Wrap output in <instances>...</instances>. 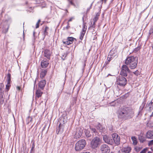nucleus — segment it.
Segmentation results:
<instances>
[{
  "label": "nucleus",
  "mask_w": 153,
  "mask_h": 153,
  "mask_svg": "<svg viewBox=\"0 0 153 153\" xmlns=\"http://www.w3.org/2000/svg\"><path fill=\"white\" fill-rule=\"evenodd\" d=\"M134 113L132 110L128 107L121 109L119 112V117L126 119L132 117Z\"/></svg>",
  "instance_id": "1"
},
{
  "label": "nucleus",
  "mask_w": 153,
  "mask_h": 153,
  "mask_svg": "<svg viewBox=\"0 0 153 153\" xmlns=\"http://www.w3.org/2000/svg\"><path fill=\"white\" fill-rule=\"evenodd\" d=\"M137 57L132 56L127 57L125 60V63L131 69H134L137 66Z\"/></svg>",
  "instance_id": "2"
},
{
  "label": "nucleus",
  "mask_w": 153,
  "mask_h": 153,
  "mask_svg": "<svg viewBox=\"0 0 153 153\" xmlns=\"http://www.w3.org/2000/svg\"><path fill=\"white\" fill-rule=\"evenodd\" d=\"M66 122V120H65L64 118L63 117H62L59 121L57 124L59 125V126L57 127L56 130L57 133H62L63 132L65 127L64 124Z\"/></svg>",
  "instance_id": "3"
},
{
  "label": "nucleus",
  "mask_w": 153,
  "mask_h": 153,
  "mask_svg": "<svg viewBox=\"0 0 153 153\" xmlns=\"http://www.w3.org/2000/svg\"><path fill=\"white\" fill-rule=\"evenodd\" d=\"M85 140L82 139L78 141L75 144V150L76 151H81L83 149L86 145Z\"/></svg>",
  "instance_id": "4"
},
{
  "label": "nucleus",
  "mask_w": 153,
  "mask_h": 153,
  "mask_svg": "<svg viewBox=\"0 0 153 153\" xmlns=\"http://www.w3.org/2000/svg\"><path fill=\"white\" fill-rule=\"evenodd\" d=\"M127 80L123 76H119L117 78L116 84L120 86L124 87L126 84Z\"/></svg>",
  "instance_id": "5"
},
{
  "label": "nucleus",
  "mask_w": 153,
  "mask_h": 153,
  "mask_svg": "<svg viewBox=\"0 0 153 153\" xmlns=\"http://www.w3.org/2000/svg\"><path fill=\"white\" fill-rule=\"evenodd\" d=\"M101 143L100 139L97 137H94L91 143V147L93 149L97 148Z\"/></svg>",
  "instance_id": "6"
},
{
  "label": "nucleus",
  "mask_w": 153,
  "mask_h": 153,
  "mask_svg": "<svg viewBox=\"0 0 153 153\" xmlns=\"http://www.w3.org/2000/svg\"><path fill=\"white\" fill-rule=\"evenodd\" d=\"M130 71L128 67L126 65H123L121 67V71L120 74L124 77L127 76L128 73H130Z\"/></svg>",
  "instance_id": "7"
},
{
  "label": "nucleus",
  "mask_w": 153,
  "mask_h": 153,
  "mask_svg": "<svg viewBox=\"0 0 153 153\" xmlns=\"http://www.w3.org/2000/svg\"><path fill=\"white\" fill-rule=\"evenodd\" d=\"M112 140L113 142V145L115 144L118 146L120 144V137L116 133H113L112 134Z\"/></svg>",
  "instance_id": "8"
},
{
  "label": "nucleus",
  "mask_w": 153,
  "mask_h": 153,
  "mask_svg": "<svg viewBox=\"0 0 153 153\" xmlns=\"http://www.w3.org/2000/svg\"><path fill=\"white\" fill-rule=\"evenodd\" d=\"M103 139L104 141L106 143L111 145H113V142L112 140V137H111L109 136L105 135H103Z\"/></svg>",
  "instance_id": "9"
},
{
  "label": "nucleus",
  "mask_w": 153,
  "mask_h": 153,
  "mask_svg": "<svg viewBox=\"0 0 153 153\" xmlns=\"http://www.w3.org/2000/svg\"><path fill=\"white\" fill-rule=\"evenodd\" d=\"M100 150L101 153H109L110 149L107 145L103 144L100 146Z\"/></svg>",
  "instance_id": "10"
},
{
  "label": "nucleus",
  "mask_w": 153,
  "mask_h": 153,
  "mask_svg": "<svg viewBox=\"0 0 153 153\" xmlns=\"http://www.w3.org/2000/svg\"><path fill=\"white\" fill-rule=\"evenodd\" d=\"M83 129L82 128H77L74 135V137L77 138L81 136L83 132Z\"/></svg>",
  "instance_id": "11"
},
{
  "label": "nucleus",
  "mask_w": 153,
  "mask_h": 153,
  "mask_svg": "<svg viewBox=\"0 0 153 153\" xmlns=\"http://www.w3.org/2000/svg\"><path fill=\"white\" fill-rule=\"evenodd\" d=\"M122 149L124 153H129L131 150V148L126 143L124 144L123 145V148Z\"/></svg>",
  "instance_id": "12"
},
{
  "label": "nucleus",
  "mask_w": 153,
  "mask_h": 153,
  "mask_svg": "<svg viewBox=\"0 0 153 153\" xmlns=\"http://www.w3.org/2000/svg\"><path fill=\"white\" fill-rule=\"evenodd\" d=\"M87 26L85 25H83L82 31L81 33L80 36L79 37L81 40H82L83 37L86 31L87 30Z\"/></svg>",
  "instance_id": "13"
},
{
  "label": "nucleus",
  "mask_w": 153,
  "mask_h": 153,
  "mask_svg": "<svg viewBox=\"0 0 153 153\" xmlns=\"http://www.w3.org/2000/svg\"><path fill=\"white\" fill-rule=\"evenodd\" d=\"M146 137L147 138L150 139L153 138V130L149 131L146 134Z\"/></svg>",
  "instance_id": "14"
},
{
  "label": "nucleus",
  "mask_w": 153,
  "mask_h": 153,
  "mask_svg": "<svg viewBox=\"0 0 153 153\" xmlns=\"http://www.w3.org/2000/svg\"><path fill=\"white\" fill-rule=\"evenodd\" d=\"M46 84V81L45 80H42L39 82V87L41 89H43Z\"/></svg>",
  "instance_id": "15"
},
{
  "label": "nucleus",
  "mask_w": 153,
  "mask_h": 153,
  "mask_svg": "<svg viewBox=\"0 0 153 153\" xmlns=\"http://www.w3.org/2000/svg\"><path fill=\"white\" fill-rule=\"evenodd\" d=\"M146 107L148 110L151 111L153 109V102L152 101L150 102L149 103H147Z\"/></svg>",
  "instance_id": "16"
},
{
  "label": "nucleus",
  "mask_w": 153,
  "mask_h": 153,
  "mask_svg": "<svg viewBox=\"0 0 153 153\" xmlns=\"http://www.w3.org/2000/svg\"><path fill=\"white\" fill-rule=\"evenodd\" d=\"M96 128L97 129V131L98 130L101 132H103L105 129V128H103L101 125L99 123H98V124L96 126Z\"/></svg>",
  "instance_id": "17"
},
{
  "label": "nucleus",
  "mask_w": 153,
  "mask_h": 153,
  "mask_svg": "<svg viewBox=\"0 0 153 153\" xmlns=\"http://www.w3.org/2000/svg\"><path fill=\"white\" fill-rule=\"evenodd\" d=\"M49 63L48 61L43 60L41 62V66L42 68H45L47 67Z\"/></svg>",
  "instance_id": "18"
},
{
  "label": "nucleus",
  "mask_w": 153,
  "mask_h": 153,
  "mask_svg": "<svg viewBox=\"0 0 153 153\" xmlns=\"http://www.w3.org/2000/svg\"><path fill=\"white\" fill-rule=\"evenodd\" d=\"M45 56L46 58H47L48 59H50V56L51 55V51L48 50L46 49L45 51Z\"/></svg>",
  "instance_id": "19"
},
{
  "label": "nucleus",
  "mask_w": 153,
  "mask_h": 153,
  "mask_svg": "<svg viewBox=\"0 0 153 153\" xmlns=\"http://www.w3.org/2000/svg\"><path fill=\"white\" fill-rule=\"evenodd\" d=\"M42 94L43 92L40 90H37L36 93V99L41 97Z\"/></svg>",
  "instance_id": "20"
},
{
  "label": "nucleus",
  "mask_w": 153,
  "mask_h": 153,
  "mask_svg": "<svg viewBox=\"0 0 153 153\" xmlns=\"http://www.w3.org/2000/svg\"><path fill=\"white\" fill-rule=\"evenodd\" d=\"M47 71L45 69H42L40 73V77L41 78H43L46 74Z\"/></svg>",
  "instance_id": "21"
},
{
  "label": "nucleus",
  "mask_w": 153,
  "mask_h": 153,
  "mask_svg": "<svg viewBox=\"0 0 153 153\" xmlns=\"http://www.w3.org/2000/svg\"><path fill=\"white\" fill-rule=\"evenodd\" d=\"M138 139L140 141V142L142 143L143 142L146 140L145 138L142 135H140L138 136Z\"/></svg>",
  "instance_id": "22"
},
{
  "label": "nucleus",
  "mask_w": 153,
  "mask_h": 153,
  "mask_svg": "<svg viewBox=\"0 0 153 153\" xmlns=\"http://www.w3.org/2000/svg\"><path fill=\"white\" fill-rule=\"evenodd\" d=\"M67 39L70 42V44H72L73 41H76V39L73 37H68V38Z\"/></svg>",
  "instance_id": "23"
},
{
  "label": "nucleus",
  "mask_w": 153,
  "mask_h": 153,
  "mask_svg": "<svg viewBox=\"0 0 153 153\" xmlns=\"http://www.w3.org/2000/svg\"><path fill=\"white\" fill-rule=\"evenodd\" d=\"M84 132L87 137H91V134H90V131L88 129L85 130Z\"/></svg>",
  "instance_id": "24"
},
{
  "label": "nucleus",
  "mask_w": 153,
  "mask_h": 153,
  "mask_svg": "<svg viewBox=\"0 0 153 153\" xmlns=\"http://www.w3.org/2000/svg\"><path fill=\"white\" fill-rule=\"evenodd\" d=\"M11 80V74L8 73L7 75V83L8 84H10V81Z\"/></svg>",
  "instance_id": "25"
},
{
  "label": "nucleus",
  "mask_w": 153,
  "mask_h": 153,
  "mask_svg": "<svg viewBox=\"0 0 153 153\" xmlns=\"http://www.w3.org/2000/svg\"><path fill=\"white\" fill-rule=\"evenodd\" d=\"M100 16V14L98 13H97L95 17L93 19V21L94 22H96L99 19V17Z\"/></svg>",
  "instance_id": "26"
},
{
  "label": "nucleus",
  "mask_w": 153,
  "mask_h": 153,
  "mask_svg": "<svg viewBox=\"0 0 153 153\" xmlns=\"http://www.w3.org/2000/svg\"><path fill=\"white\" fill-rule=\"evenodd\" d=\"M131 138L132 140L133 141V144L134 145H136L137 143L136 138L134 137H132Z\"/></svg>",
  "instance_id": "27"
},
{
  "label": "nucleus",
  "mask_w": 153,
  "mask_h": 153,
  "mask_svg": "<svg viewBox=\"0 0 153 153\" xmlns=\"http://www.w3.org/2000/svg\"><path fill=\"white\" fill-rule=\"evenodd\" d=\"M32 118L30 117H29L27 119V124H28L30 122H31Z\"/></svg>",
  "instance_id": "28"
},
{
  "label": "nucleus",
  "mask_w": 153,
  "mask_h": 153,
  "mask_svg": "<svg viewBox=\"0 0 153 153\" xmlns=\"http://www.w3.org/2000/svg\"><path fill=\"white\" fill-rule=\"evenodd\" d=\"M0 102L1 104H2L4 102V100L2 94L0 95Z\"/></svg>",
  "instance_id": "29"
},
{
  "label": "nucleus",
  "mask_w": 153,
  "mask_h": 153,
  "mask_svg": "<svg viewBox=\"0 0 153 153\" xmlns=\"http://www.w3.org/2000/svg\"><path fill=\"white\" fill-rule=\"evenodd\" d=\"M48 29L49 27L47 26H46L44 30V34L45 35H47L48 33L47 32V31L48 30Z\"/></svg>",
  "instance_id": "30"
},
{
  "label": "nucleus",
  "mask_w": 153,
  "mask_h": 153,
  "mask_svg": "<svg viewBox=\"0 0 153 153\" xmlns=\"http://www.w3.org/2000/svg\"><path fill=\"white\" fill-rule=\"evenodd\" d=\"M63 43L65 45H70V42L68 41V39L66 40H63L62 41Z\"/></svg>",
  "instance_id": "31"
},
{
  "label": "nucleus",
  "mask_w": 153,
  "mask_h": 153,
  "mask_svg": "<svg viewBox=\"0 0 153 153\" xmlns=\"http://www.w3.org/2000/svg\"><path fill=\"white\" fill-rule=\"evenodd\" d=\"M146 104L145 102H143L142 104L141 105L140 107V109H141V110H142L143 108L144 107Z\"/></svg>",
  "instance_id": "32"
},
{
  "label": "nucleus",
  "mask_w": 153,
  "mask_h": 153,
  "mask_svg": "<svg viewBox=\"0 0 153 153\" xmlns=\"http://www.w3.org/2000/svg\"><path fill=\"white\" fill-rule=\"evenodd\" d=\"M91 130L93 131L94 133H97V131L96 130V129L94 128L90 127Z\"/></svg>",
  "instance_id": "33"
},
{
  "label": "nucleus",
  "mask_w": 153,
  "mask_h": 153,
  "mask_svg": "<svg viewBox=\"0 0 153 153\" xmlns=\"http://www.w3.org/2000/svg\"><path fill=\"white\" fill-rule=\"evenodd\" d=\"M67 56V54L64 53L63 55H62L61 56L62 59L63 60H65L66 59L65 58Z\"/></svg>",
  "instance_id": "34"
},
{
  "label": "nucleus",
  "mask_w": 153,
  "mask_h": 153,
  "mask_svg": "<svg viewBox=\"0 0 153 153\" xmlns=\"http://www.w3.org/2000/svg\"><path fill=\"white\" fill-rule=\"evenodd\" d=\"M96 22L94 21L93 24H92V23H91V27H92L93 28H95V25Z\"/></svg>",
  "instance_id": "35"
},
{
  "label": "nucleus",
  "mask_w": 153,
  "mask_h": 153,
  "mask_svg": "<svg viewBox=\"0 0 153 153\" xmlns=\"http://www.w3.org/2000/svg\"><path fill=\"white\" fill-rule=\"evenodd\" d=\"M153 33V26L149 30V34L150 35Z\"/></svg>",
  "instance_id": "36"
},
{
  "label": "nucleus",
  "mask_w": 153,
  "mask_h": 153,
  "mask_svg": "<svg viewBox=\"0 0 153 153\" xmlns=\"http://www.w3.org/2000/svg\"><path fill=\"white\" fill-rule=\"evenodd\" d=\"M140 49V47H137L135 48L134 50V51L135 52H137Z\"/></svg>",
  "instance_id": "37"
},
{
  "label": "nucleus",
  "mask_w": 153,
  "mask_h": 153,
  "mask_svg": "<svg viewBox=\"0 0 153 153\" xmlns=\"http://www.w3.org/2000/svg\"><path fill=\"white\" fill-rule=\"evenodd\" d=\"M115 101H114L110 103V105L112 106H114L115 105V103L114 102Z\"/></svg>",
  "instance_id": "38"
},
{
  "label": "nucleus",
  "mask_w": 153,
  "mask_h": 153,
  "mask_svg": "<svg viewBox=\"0 0 153 153\" xmlns=\"http://www.w3.org/2000/svg\"><path fill=\"white\" fill-rule=\"evenodd\" d=\"M153 144V140L150 141L149 143V145L151 146Z\"/></svg>",
  "instance_id": "39"
},
{
  "label": "nucleus",
  "mask_w": 153,
  "mask_h": 153,
  "mask_svg": "<svg viewBox=\"0 0 153 153\" xmlns=\"http://www.w3.org/2000/svg\"><path fill=\"white\" fill-rule=\"evenodd\" d=\"M9 85V84H7V85H6V88L7 90V91H8L10 88V85Z\"/></svg>",
  "instance_id": "40"
},
{
  "label": "nucleus",
  "mask_w": 153,
  "mask_h": 153,
  "mask_svg": "<svg viewBox=\"0 0 153 153\" xmlns=\"http://www.w3.org/2000/svg\"><path fill=\"white\" fill-rule=\"evenodd\" d=\"M147 151L146 149H144L140 153H145Z\"/></svg>",
  "instance_id": "41"
},
{
  "label": "nucleus",
  "mask_w": 153,
  "mask_h": 153,
  "mask_svg": "<svg viewBox=\"0 0 153 153\" xmlns=\"http://www.w3.org/2000/svg\"><path fill=\"white\" fill-rule=\"evenodd\" d=\"M70 26L69 25V23L68 22L67 23V26L66 27V28L67 29H68L70 28Z\"/></svg>",
  "instance_id": "42"
},
{
  "label": "nucleus",
  "mask_w": 153,
  "mask_h": 153,
  "mask_svg": "<svg viewBox=\"0 0 153 153\" xmlns=\"http://www.w3.org/2000/svg\"><path fill=\"white\" fill-rule=\"evenodd\" d=\"M111 60V57H109L108 56V57L107 60L108 62H109Z\"/></svg>",
  "instance_id": "43"
},
{
  "label": "nucleus",
  "mask_w": 153,
  "mask_h": 153,
  "mask_svg": "<svg viewBox=\"0 0 153 153\" xmlns=\"http://www.w3.org/2000/svg\"><path fill=\"white\" fill-rule=\"evenodd\" d=\"M117 153H124L122 149H121V150L119 151Z\"/></svg>",
  "instance_id": "44"
},
{
  "label": "nucleus",
  "mask_w": 153,
  "mask_h": 153,
  "mask_svg": "<svg viewBox=\"0 0 153 153\" xmlns=\"http://www.w3.org/2000/svg\"><path fill=\"white\" fill-rule=\"evenodd\" d=\"M39 27V23H37L36 25V28H37Z\"/></svg>",
  "instance_id": "45"
},
{
  "label": "nucleus",
  "mask_w": 153,
  "mask_h": 153,
  "mask_svg": "<svg viewBox=\"0 0 153 153\" xmlns=\"http://www.w3.org/2000/svg\"><path fill=\"white\" fill-rule=\"evenodd\" d=\"M68 1H69L70 3L71 4H73V3L72 2V0H68Z\"/></svg>",
  "instance_id": "46"
},
{
  "label": "nucleus",
  "mask_w": 153,
  "mask_h": 153,
  "mask_svg": "<svg viewBox=\"0 0 153 153\" xmlns=\"http://www.w3.org/2000/svg\"><path fill=\"white\" fill-rule=\"evenodd\" d=\"M16 89H17L18 90H19V91L21 89V88H20V87L19 86H17V87H16Z\"/></svg>",
  "instance_id": "47"
},
{
  "label": "nucleus",
  "mask_w": 153,
  "mask_h": 153,
  "mask_svg": "<svg viewBox=\"0 0 153 153\" xmlns=\"http://www.w3.org/2000/svg\"><path fill=\"white\" fill-rule=\"evenodd\" d=\"M72 18H70V19L69 20H68V23H69V22H71V21H72Z\"/></svg>",
  "instance_id": "48"
},
{
  "label": "nucleus",
  "mask_w": 153,
  "mask_h": 153,
  "mask_svg": "<svg viewBox=\"0 0 153 153\" xmlns=\"http://www.w3.org/2000/svg\"><path fill=\"white\" fill-rule=\"evenodd\" d=\"M100 0V1H102V2H103V1H104V2H105V3L106 1H107V0Z\"/></svg>",
  "instance_id": "49"
},
{
  "label": "nucleus",
  "mask_w": 153,
  "mask_h": 153,
  "mask_svg": "<svg viewBox=\"0 0 153 153\" xmlns=\"http://www.w3.org/2000/svg\"><path fill=\"white\" fill-rule=\"evenodd\" d=\"M1 87H4V85H3V84H2V83H1Z\"/></svg>",
  "instance_id": "50"
},
{
  "label": "nucleus",
  "mask_w": 153,
  "mask_h": 153,
  "mask_svg": "<svg viewBox=\"0 0 153 153\" xmlns=\"http://www.w3.org/2000/svg\"><path fill=\"white\" fill-rule=\"evenodd\" d=\"M40 20L39 19V20H38V22H37V23L39 24V23H40Z\"/></svg>",
  "instance_id": "51"
},
{
  "label": "nucleus",
  "mask_w": 153,
  "mask_h": 153,
  "mask_svg": "<svg viewBox=\"0 0 153 153\" xmlns=\"http://www.w3.org/2000/svg\"><path fill=\"white\" fill-rule=\"evenodd\" d=\"M81 153H90L89 152H81Z\"/></svg>",
  "instance_id": "52"
},
{
  "label": "nucleus",
  "mask_w": 153,
  "mask_h": 153,
  "mask_svg": "<svg viewBox=\"0 0 153 153\" xmlns=\"http://www.w3.org/2000/svg\"><path fill=\"white\" fill-rule=\"evenodd\" d=\"M137 71V70L136 71H135V72H134V73L135 74H136V72Z\"/></svg>",
  "instance_id": "53"
},
{
  "label": "nucleus",
  "mask_w": 153,
  "mask_h": 153,
  "mask_svg": "<svg viewBox=\"0 0 153 153\" xmlns=\"http://www.w3.org/2000/svg\"><path fill=\"white\" fill-rule=\"evenodd\" d=\"M36 80H35V82H34V85H35V84H36Z\"/></svg>",
  "instance_id": "54"
},
{
  "label": "nucleus",
  "mask_w": 153,
  "mask_h": 153,
  "mask_svg": "<svg viewBox=\"0 0 153 153\" xmlns=\"http://www.w3.org/2000/svg\"><path fill=\"white\" fill-rule=\"evenodd\" d=\"M35 33V32L34 31L33 32V35L34 36Z\"/></svg>",
  "instance_id": "55"
},
{
  "label": "nucleus",
  "mask_w": 153,
  "mask_h": 153,
  "mask_svg": "<svg viewBox=\"0 0 153 153\" xmlns=\"http://www.w3.org/2000/svg\"><path fill=\"white\" fill-rule=\"evenodd\" d=\"M34 146L31 149V151L33 150V149L34 148Z\"/></svg>",
  "instance_id": "56"
},
{
  "label": "nucleus",
  "mask_w": 153,
  "mask_h": 153,
  "mask_svg": "<svg viewBox=\"0 0 153 153\" xmlns=\"http://www.w3.org/2000/svg\"><path fill=\"white\" fill-rule=\"evenodd\" d=\"M147 153H152L151 152H149Z\"/></svg>",
  "instance_id": "57"
},
{
  "label": "nucleus",
  "mask_w": 153,
  "mask_h": 153,
  "mask_svg": "<svg viewBox=\"0 0 153 153\" xmlns=\"http://www.w3.org/2000/svg\"><path fill=\"white\" fill-rule=\"evenodd\" d=\"M110 153H113L112 152H110Z\"/></svg>",
  "instance_id": "58"
},
{
  "label": "nucleus",
  "mask_w": 153,
  "mask_h": 153,
  "mask_svg": "<svg viewBox=\"0 0 153 153\" xmlns=\"http://www.w3.org/2000/svg\"><path fill=\"white\" fill-rule=\"evenodd\" d=\"M152 48H153V45L152 46Z\"/></svg>",
  "instance_id": "59"
},
{
  "label": "nucleus",
  "mask_w": 153,
  "mask_h": 153,
  "mask_svg": "<svg viewBox=\"0 0 153 153\" xmlns=\"http://www.w3.org/2000/svg\"><path fill=\"white\" fill-rule=\"evenodd\" d=\"M65 84V82H64L63 84L64 85Z\"/></svg>",
  "instance_id": "60"
},
{
  "label": "nucleus",
  "mask_w": 153,
  "mask_h": 153,
  "mask_svg": "<svg viewBox=\"0 0 153 153\" xmlns=\"http://www.w3.org/2000/svg\"><path fill=\"white\" fill-rule=\"evenodd\" d=\"M23 35H24V33H23Z\"/></svg>",
  "instance_id": "61"
}]
</instances>
